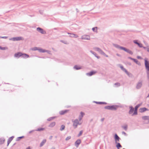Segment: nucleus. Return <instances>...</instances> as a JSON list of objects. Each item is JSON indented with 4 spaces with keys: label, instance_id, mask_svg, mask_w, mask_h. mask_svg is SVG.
Segmentation results:
<instances>
[{
    "label": "nucleus",
    "instance_id": "nucleus-60",
    "mask_svg": "<svg viewBox=\"0 0 149 149\" xmlns=\"http://www.w3.org/2000/svg\"><path fill=\"white\" fill-rule=\"evenodd\" d=\"M52 136H50V137H49V139H52Z\"/></svg>",
    "mask_w": 149,
    "mask_h": 149
},
{
    "label": "nucleus",
    "instance_id": "nucleus-59",
    "mask_svg": "<svg viewBox=\"0 0 149 149\" xmlns=\"http://www.w3.org/2000/svg\"><path fill=\"white\" fill-rule=\"evenodd\" d=\"M147 52L149 53V48H147Z\"/></svg>",
    "mask_w": 149,
    "mask_h": 149
},
{
    "label": "nucleus",
    "instance_id": "nucleus-4",
    "mask_svg": "<svg viewBox=\"0 0 149 149\" xmlns=\"http://www.w3.org/2000/svg\"><path fill=\"white\" fill-rule=\"evenodd\" d=\"M143 86V81L140 80L137 83L136 86V88L137 89H140Z\"/></svg>",
    "mask_w": 149,
    "mask_h": 149
},
{
    "label": "nucleus",
    "instance_id": "nucleus-62",
    "mask_svg": "<svg viewBox=\"0 0 149 149\" xmlns=\"http://www.w3.org/2000/svg\"><path fill=\"white\" fill-rule=\"evenodd\" d=\"M76 10L77 12H78V9L77 8H76Z\"/></svg>",
    "mask_w": 149,
    "mask_h": 149
},
{
    "label": "nucleus",
    "instance_id": "nucleus-32",
    "mask_svg": "<svg viewBox=\"0 0 149 149\" xmlns=\"http://www.w3.org/2000/svg\"><path fill=\"white\" fill-rule=\"evenodd\" d=\"M65 128V126L64 125H62L60 129V130L61 131H62Z\"/></svg>",
    "mask_w": 149,
    "mask_h": 149
},
{
    "label": "nucleus",
    "instance_id": "nucleus-28",
    "mask_svg": "<svg viewBox=\"0 0 149 149\" xmlns=\"http://www.w3.org/2000/svg\"><path fill=\"white\" fill-rule=\"evenodd\" d=\"M74 68L76 70H79L81 68L77 66V65H75L74 66Z\"/></svg>",
    "mask_w": 149,
    "mask_h": 149
},
{
    "label": "nucleus",
    "instance_id": "nucleus-3",
    "mask_svg": "<svg viewBox=\"0 0 149 149\" xmlns=\"http://www.w3.org/2000/svg\"><path fill=\"white\" fill-rule=\"evenodd\" d=\"M145 65L147 71V73L148 75L149 73V61L147 60L146 58H145Z\"/></svg>",
    "mask_w": 149,
    "mask_h": 149
},
{
    "label": "nucleus",
    "instance_id": "nucleus-31",
    "mask_svg": "<svg viewBox=\"0 0 149 149\" xmlns=\"http://www.w3.org/2000/svg\"><path fill=\"white\" fill-rule=\"evenodd\" d=\"M117 148L118 149H119V148H121L122 147L120 145V143H117V145L116 146Z\"/></svg>",
    "mask_w": 149,
    "mask_h": 149
},
{
    "label": "nucleus",
    "instance_id": "nucleus-57",
    "mask_svg": "<svg viewBox=\"0 0 149 149\" xmlns=\"http://www.w3.org/2000/svg\"><path fill=\"white\" fill-rule=\"evenodd\" d=\"M147 78L148 80V81H149V75H147Z\"/></svg>",
    "mask_w": 149,
    "mask_h": 149
},
{
    "label": "nucleus",
    "instance_id": "nucleus-11",
    "mask_svg": "<svg viewBox=\"0 0 149 149\" xmlns=\"http://www.w3.org/2000/svg\"><path fill=\"white\" fill-rule=\"evenodd\" d=\"M97 72V71H94V70H93L92 71H91L87 73H86V75L89 76H92V75H94Z\"/></svg>",
    "mask_w": 149,
    "mask_h": 149
},
{
    "label": "nucleus",
    "instance_id": "nucleus-24",
    "mask_svg": "<svg viewBox=\"0 0 149 149\" xmlns=\"http://www.w3.org/2000/svg\"><path fill=\"white\" fill-rule=\"evenodd\" d=\"M121 127L125 130L126 131L127 129V125L125 124V125L122 126Z\"/></svg>",
    "mask_w": 149,
    "mask_h": 149
},
{
    "label": "nucleus",
    "instance_id": "nucleus-61",
    "mask_svg": "<svg viewBox=\"0 0 149 149\" xmlns=\"http://www.w3.org/2000/svg\"><path fill=\"white\" fill-rule=\"evenodd\" d=\"M116 55L118 56H120V55L118 54H116Z\"/></svg>",
    "mask_w": 149,
    "mask_h": 149
},
{
    "label": "nucleus",
    "instance_id": "nucleus-41",
    "mask_svg": "<svg viewBox=\"0 0 149 149\" xmlns=\"http://www.w3.org/2000/svg\"><path fill=\"white\" fill-rule=\"evenodd\" d=\"M0 38H4V39H7V38H8V37H7V36H0Z\"/></svg>",
    "mask_w": 149,
    "mask_h": 149
},
{
    "label": "nucleus",
    "instance_id": "nucleus-12",
    "mask_svg": "<svg viewBox=\"0 0 149 149\" xmlns=\"http://www.w3.org/2000/svg\"><path fill=\"white\" fill-rule=\"evenodd\" d=\"M129 108L130 109L128 112L129 114L132 115L133 113V112H134V109L132 106H130Z\"/></svg>",
    "mask_w": 149,
    "mask_h": 149
},
{
    "label": "nucleus",
    "instance_id": "nucleus-35",
    "mask_svg": "<svg viewBox=\"0 0 149 149\" xmlns=\"http://www.w3.org/2000/svg\"><path fill=\"white\" fill-rule=\"evenodd\" d=\"M115 85L117 86V87H118L120 86V84L119 83L117 82L114 84Z\"/></svg>",
    "mask_w": 149,
    "mask_h": 149
},
{
    "label": "nucleus",
    "instance_id": "nucleus-16",
    "mask_svg": "<svg viewBox=\"0 0 149 149\" xmlns=\"http://www.w3.org/2000/svg\"><path fill=\"white\" fill-rule=\"evenodd\" d=\"M22 53L20 52H18L14 54V57L17 58H19L20 57H21Z\"/></svg>",
    "mask_w": 149,
    "mask_h": 149
},
{
    "label": "nucleus",
    "instance_id": "nucleus-18",
    "mask_svg": "<svg viewBox=\"0 0 149 149\" xmlns=\"http://www.w3.org/2000/svg\"><path fill=\"white\" fill-rule=\"evenodd\" d=\"M81 143V140H77L75 143V145L77 147H78Z\"/></svg>",
    "mask_w": 149,
    "mask_h": 149
},
{
    "label": "nucleus",
    "instance_id": "nucleus-40",
    "mask_svg": "<svg viewBox=\"0 0 149 149\" xmlns=\"http://www.w3.org/2000/svg\"><path fill=\"white\" fill-rule=\"evenodd\" d=\"M82 133H83V131H81L79 133V134H78V136H80L82 134Z\"/></svg>",
    "mask_w": 149,
    "mask_h": 149
},
{
    "label": "nucleus",
    "instance_id": "nucleus-15",
    "mask_svg": "<svg viewBox=\"0 0 149 149\" xmlns=\"http://www.w3.org/2000/svg\"><path fill=\"white\" fill-rule=\"evenodd\" d=\"M67 33L68 34L70 35L69 36L70 37L74 38H77L78 36V35H76L75 34H74V33Z\"/></svg>",
    "mask_w": 149,
    "mask_h": 149
},
{
    "label": "nucleus",
    "instance_id": "nucleus-19",
    "mask_svg": "<svg viewBox=\"0 0 149 149\" xmlns=\"http://www.w3.org/2000/svg\"><path fill=\"white\" fill-rule=\"evenodd\" d=\"M80 114L81 115L79 116V120L80 121L82 119V118L83 117V116L84 114V113L82 112H81Z\"/></svg>",
    "mask_w": 149,
    "mask_h": 149
},
{
    "label": "nucleus",
    "instance_id": "nucleus-9",
    "mask_svg": "<svg viewBox=\"0 0 149 149\" xmlns=\"http://www.w3.org/2000/svg\"><path fill=\"white\" fill-rule=\"evenodd\" d=\"M81 39L82 40H90V37L89 35H84L81 36Z\"/></svg>",
    "mask_w": 149,
    "mask_h": 149
},
{
    "label": "nucleus",
    "instance_id": "nucleus-25",
    "mask_svg": "<svg viewBox=\"0 0 149 149\" xmlns=\"http://www.w3.org/2000/svg\"><path fill=\"white\" fill-rule=\"evenodd\" d=\"M142 119L144 120H148L149 119V116H143Z\"/></svg>",
    "mask_w": 149,
    "mask_h": 149
},
{
    "label": "nucleus",
    "instance_id": "nucleus-29",
    "mask_svg": "<svg viewBox=\"0 0 149 149\" xmlns=\"http://www.w3.org/2000/svg\"><path fill=\"white\" fill-rule=\"evenodd\" d=\"M46 140H43V141L41 142L40 145V147L42 146L44 144L46 143Z\"/></svg>",
    "mask_w": 149,
    "mask_h": 149
},
{
    "label": "nucleus",
    "instance_id": "nucleus-54",
    "mask_svg": "<svg viewBox=\"0 0 149 149\" xmlns=\"http://www.w3.org/2000/svg\"><path fill=\"white\" fill-rule=\"evenodd\" d=\"M95 57L98 59H99L100 58V57L99 56H97L96 55V56H95Z\"/></svg>",
    "mask_w": 149,
    "mask_h": 149
},
{
    "label": "nucleus",
    "instance_id": "nucleus-64",
    "mask_svg": "<svg viewBox=\"0 0 149 149\" xmlns=\"http://www.w3.org/2000/svg\"><path fill=\"white\" fill-rule=\"evenodd\" d=\"M61 41L62 42H63V40H61Z\"/></svg>",
    "mask_w": 149,
    "mask_h": 149
},
{
    "label": "nucleus",
    "instance_id": "nucleus-6",
    "mask_svg": "<svg viewBox=\"0 0 149 149\" xmlns=\"http://www.w3.org/2000/svg\"><path fill=\"white\" fill-rule=\"evenodd\" d=\"M73 122V126L74 128H75L77 127L78 125H80L81 123H79L78 120L77 119H76L73 121H72Z\"/></svg>",
    "mask_w": 149,
    "mask_h": 149
},
{
    "label": "nucleus",
    "instance_id": "nucleus-33",
    "mask_svg": "<svg viewBox=\"0 0 149 149\" xmlns=\"http://www.w3.org/2000/svg\"><path fill=\"white\" fill-rule=\"evenodd\" d=\"M122 70L125 72L127 75H129V72L127 71V70L125 68H124V69L123 70Z\"/></svg>",
    "mask_w": 149,
    "mask_h": 149
},
{
    "label": "nucleus",
    "instance_id": "nucleus-44",
    "mask_svg": "<svg viewBox=\"0 0 149 149\" xmlns=\"http://www.w3.org/2000/svg\"><path fill=\"white\" fill-rule=\"evenodd\" d=\"M71 138V136H68L65 139V140H69Z\"/></svg>",
    "mask_w": 149,
    "mask_h": 149
},
{
    "label": "nucleus",
    "instance_id": "nucleus-5",
    "mask_svg": "<svg viewBox=\"0 0 149 149\" xmlns=\"http://www.w3.org/2000/svg\"><path fill=\"white\" fill-rule=\"evenodd\" d=\"M142 104L141 103L137 105L135 107L134 111L133 113L132 114V116H133L135 115H137V109Z\"/></svg>",
    "mask_w": 149,
    "mask_h": 149
},
{
    "label": "nucleus",
    "instance_id": "nucleus-58",
    "mask_svg": "<svg viewBox=\"0 0 149 149\" xmlns=\"http://www.w3.org/2000/svg\"><path fill=\"white\" fill-rule=\"evenodd\" d=\"M26 149H31V148L29 147L27 148H26Z\"/></svg>",
    "mask_w": 149,
    "mask_h": 149
},
{
    "label": "nucleus",
    "instance_id": "nucleus-10",
    "mask_svg": "<svg viewBox=\"0 0 149 149\" xmlns=\"http://www.w3.org/2000/svg\"><path fill=\"white\" fill-rule=\"evenodd\" d=\"M36 30L37 31L42 34H45L46 33V32L44 31L40 27L37 28Z\"/></svg>",
    "mask_w": 149,
    "mask_h": 149
},
{
    "label": "nucleus",
    "instance_id": "nucleus-1",
    "mask_svg": "<svg viewBox=\"0 0 149 149\" xmlns=\"http://www.w3.org/2000/svg\"><path fill=\"white\" fill-rule=\"evenodd\" d=\"M113 45L116 48L123 50L131 55H132L133 54V52L132 51L129 49H127L125 47L120 46L119 45L116 44H113Z\"/></svg>",
    "mask_w": 149,
    "mask_h": 149
},
{
    "label": "nucleus",
    "instance_id": "nucleus-2",
    "mask_svg": "<svg viewBox=\"0 0 149 149\" xmlns=\"http://www.w3.org/2000/svg\"><path fill=\"white\" fill-rule=\"evenodd\" d=\"M119 107L117 105H112L110 106H106L104 107L105 109H108L111 110H116Z\"/></svg>",
    "mask_w": 149,
    "mask_h": 149
},
{
    "label": "nucleus",
    "instance_id": "nucleus-37",
    "mask_svg": "<svg viewBox=\"0 0 149 149\" xmlns=\"http://www.w3.org/2000/svg\"><path fill=\"white\" fill-rule=\"evenodd\" d=\"M44 129L43 128H38L37 130H36V131H41L43 130Z\"/></svg>",
    "mask_w": 149,
    "mask_h": 149
},
{
    "label": "nucleus",
    "instance_id": "nucleus-47",
    "mask_svg": "<svg viewBox=\"0 0 149 149\" xmlns=\"http://www.w3.org/2000/svg\"><path fill=\"white\" fill-rule=\"evenodd\" d=\"M122 134H123L125 135V136H126L127 135L126 133L125 132H122Z\"/></svg>",
    "mask_w": 149,
    "mask_h": 149
},
{
    "label": "nucleus",
    "instance_id": "nucleus-20",
    "mask_svg": "<svg viewBox=\"0 0 149 149\" xmlns=\"http://www.w3.org/2000/svg\"><path fill=\"white\" fill-rule=\"evenodd\" d=\"M93 102L94 103H95L96 104H107V103L106 102H97V101H94Z\"/></svg>",
    "mask_w": 149,
    "mask_h": 149
},
{
    "label": "nucleus",
    "instance_id": "nucleus-14",
    "mask_svg": "<svg viewBox=\"0 0 149 149\" xmlns=\"http://www.w3.org/2000/svg\"><path fill=\"white\" fill-rule=\"evenodd\" d=\"M42 49L40 48L39 47H34L32 48H31V50L33 51H36V50H38V51L40 52H41V50H42Z\"/></svg>",
    "mask_w": 149,
    "mask_h": 149
},
{
    "label": "nucleus",
    "instance_id": "nucleus-17",
    "mask_svg": "<svg viewBox=\"0 0 149 149\" xmlns=\"http://www.w3.org/2000/svg\"><path fill=\"white\" fill-rule=\"evenodd\" d=\"M22 55L21 57L24 58H28L29 57V55L26 54H23L22 53Z\"/></svg>",
    "mask_w": 149,
    "mask_h": 149
},
{
    "label": "nucleus",
    "instance_id": "nucleus-43",
    "mask_svg": "<svg viewBox=\"0 0 149 149\" xmlns=\"http://www.w3.org/2000/svg\"><path fill=\"white\" fill-rule=\"evenodd\" d=\"M133 42L137 45H138L139 43L137 42V40H134Z\"/></svg>",
    "mask_w": 149,
    "mask_h": 149
},
{
    "label": "nucleus",
    "instance_id": "nucleus-52",
    "mask_svg": "<svg viewBox=\"0 0 149 149\" xmlns=\"http://www.w3.org/2000/svg\"><path fill=\"white\" fill-rule=\"evenodd\" d=\"M137 58L139 59H140L141 58V57L140 56H137Z\"/></svg>",
    "mask_w": 149,
    "mask_h": 149
},
{
    "label": "nucleus",
    "instance_id": "nucleus-56",
    "mask_svg": "<svg viewBox=\"0 0 149 149\" xmlns=\"http://www.w3.org/2000/svg\"><path fill=\"white\" fill-rule=\"evenodd\" d=\"M34 131V130H32V131H30L29 132V133H31L32 132H33Z\"/></svg>",
    "mask_w": 149,
    "mask_h": 149
},
{
    "label": "nucleus",
    "instance_id": "nucleus-39",
    "mask_svg": "<svg viewBox=\"0 0 149 149\" xmlns=\"http://www.w3.org/2000/svg\"><path fill=\"white\" fill-rule=\"evenodd\" d=\"M137 45L140 47L141 48L143 47L142 44L141 43H139Z\"/></svg>",
    "mask_w": 149,
    "mask_h": 149
},
{
    "label": "nucleus",
    "instance_id": "nucleus-30",
    "mask_svg": "<svg viewBox=\"0 0 149 149\" xmlns=\"http://www.w3.org/2000/svg\"><path fill=\"white\" fill-rule=\"evenodd\" d=\"M56 117V116L51 117L47 119V120L48 121H50L52 120L55 118Z\"/></svg>",
    "mask_w": 149,
    "mask_h": 149
},
{
    "label": "nucleus",
    "instance_id": "nucleus-49",
    "mask_svg": "<svg viewBox=\"0 0 149 149\" xmlns=\"http://www.w3.org/2000/svg\"><path fill=\"white\" fill-rule=\"evenodd\" d=\"M11 140H8V145H7V146H8V145L11 142Z\"/></svg>",
    "mask_w": 149,
    "mask_h": 149
},
{
    "label": "nucleus",
    "instance_id": "nucleus-36",
    "mask_svg": "<svg viewBox=\"0 0 149 149\" xmlns=\"http://www.w3.org/2000/svg\"><path fill=\"white\" fill-rule=\"evenodd\" d=\"M97 29V27H93L92 29L93 31L96 32L97 31V30L96 29Z\"/></svg>",
    "mask_w": 149,
    "mask_h": 149
},
{
    "label": "nucleus",
    "instance_id": "nucleus-48",
    "mask_svg": "<svg viewBox=\"0 0 149 149\" xmlns=\"http://www.w3.org/2000/svg\"><path fill=\"white\" fill-rule=\"evenodd\" d=\"M120 67L122 70H123L124 69V68L122 65H120Z\"/></svg>",
    "mask_w": 149,
    "mask_h": 149
},
{
    "label": "nucleus",
    "instance_id": "nucleus-50",
    "mask_svg": "<svg viewBox=\"0 0 149 149\" xmlns=\"http://www.w3.org/2000/svg\"><path fill=\"white\" fill-rule=\"evenodd\" d=\"M128 58L129 59H130L131 60H133V59H134V58H132L131 57H128Z\"/></svg>",
    "mask_w": 149,
    "mask_h": 149
},
{
    "label": "nucleus",
    "instance_id": "nucleus-26",
    "mask_svg": "<svg viewBox=\"0 0 149 149\" xmlns=\"http://www.w3.org/2000/svg\"><path fill=\"white\" fill-rule=\"evenodd\" d=\"M56 123L55 122H53L51 123L49 125V127H53L55 125Z\"/></svg>",
    "mask_w": 149,
    "mask_h": 149
},
{
    "label": "nucleus",
    "instance_id": "nucleus-8",
    "mask_svg": "<svg viewBox=\"0 0 149 149\" xmlns=\"http://www.w3.org/2000/svg\"><path fill=\"white\" fill-rule=\"evenodd\" d=\"M22 39V37H17L11 38L9 39V40H13V41H19Z\"/></svg>",
    "mask_w": 149,
    "mask_h": 149
},
{
    "label": "nucleus",
    "instance_id": "nucleus-46",
    "mask_svg": "<svg viewBox=\"0 0 149 149\" xmlns=\"http://www.w3.org/2000/svg\"><path fill=\"white\" fill-rule=\"evenodd\" d=\"M5 140H0V144H2L4 143Z\"/></svg>",
    "mask_w": 149,
    "mask_h": 149
},
{
    "label": "nucleus",
    "instance_id": "nucleus-7",
    "mask_svg": "<svg viewBox=\"0 0 149 149\" xmlns=\"http://www.w3.org/2000/svg\"><path fill=\"white\" fill-rule=\"evenodd\" d=\"M93 49L97 52H98L100 54H105V53L100 48L97 47H95L93 48Z\"/></svg>",
    "mask_w": 149,
    "mask_h": 149
},
{
    "label": "nucleus",
    "instance_id": "nucleus-34",
    "mask_svg": "<svg viewBox=\"0 0 149 149\" xmlns=\"http://www.w3.org/2000/svg\"><path fill=\"white\" fill-rule=\"evenodd\" d=\"M90 52L91 53H92V54L94 55L95 57V56H96L97 54L94 52H93V51H92V50L90 51Z\"/></svg>",
    "mask_w": 149,
    "mask_h": 149
},
{
    "label": "nucleus",
    "instance_id": "nucleus-21",
    "mask_svg": "<svg viewBox=\"0 0 149 149\" xmlns=\"http://www.w3.org/2000/svg\"><path fill=\"white\" fill-rule=\"evenodd\" d=\"M41 52L42 53L47 52L49 54H51V52L49 50H45L42 49V50H41Z\"/></svg>",
    "mask_w": 149,
    "mask_h": 149
},
{
    "label": "nucleus",
    "instance_id": "nucleus-23",
    "mask_svg": "<svg viewBox=\"0 0 149 149\" xmlns=\"http://www.w3.org/2000/svg\"><path fill=\"white\" fill-rule=\"evenodd\" d=\"M68 111V110H62L59 112V113L60 115H63Z\"/></svg>",
    "mask_w": 149,
    "mask_h": 149
},
{
    "label": "nucleus",
    "instance_id": "nucleus-45",
    "mask_svg": "<svg viewBox=\"0 0 149 149\" xmlns=\"http://www.w3.org/2000/svg\"><path fill=\"white\" fill-rule=\"evenodd\" d=\"M14 138V136H12L10 137L9 138L8 140H13Z\"/></svg>",
    "mask_w": 149,
    "mask_h": 149
},
{
    "label": "nucleus",
    "instance_id": "nucleus-13",
    "mask_svg": "<svg viewBox=\"0 0 149 149\" xmlns=\"http://www.w3.org/2000/svg\"><path fill=\"white\" fill-rule=\"evenodd\" d=\"M149 110L146 107L140 108L139 109V111L140 113H143L146 111H148Z\"/></svg>",
    "mask_w": 149,
    "mask_h": 149
},
{
    "label": "nucleus",
    "instance_id": "nucleus-27",
    "mask_svg": "<svg viewBox=\"0 0 149 149\" xmlns=\"http://www.w3.org/2000/svg\"><path fill=\"white\" fill-rule=\"evenodd\" d=\"M114 138L115 140H119L120 137L118 136L116 134H115L114 135Z\"/></svg>",
    "mask_w": 149,
    "mask_h": 149
},
{
    "label": "nucleus",
    "instance_id": "nucleus-38",
    "mask_svg": "<svg viewBox=\"0 0 149 149\" xmlns=\"http://www.w3.org/2000/svg\"><path fill=\"white\" fill-rule=\"evenodd\" d=\"M7 49V47H2L1 48V50H6Z\"/></svg>",
    "mask_w": 149,
    "mask_h": 149
},
{
    "label": "nucleus",
    "instance_id": "nucleus-42",
    "mask_svg": "<svg viewBox=\"0 0 149 149\" xmlns=\"http://www.w3.org/2000/svg\"><path fill=\"white\" fill-rule=\"evenodd\" d=\"M24 137V136H20V137H17V140H19V139H22V138H23Z\"/></svg>",
    "mask_w": 149,
    "mask_h": 149
},
{
    "label": "nucleus",
    "instance_id": "nucleus-51",
    "mask_svg": "<svg viewBox=\"0 0 149 149\" xmlns=\"http://www.w3.org/2000/svg\"><path fill=\"white\" fill-rule=\"evenodd\" d=\"M104 118H102L101 119V121L102 122L104 120Z\"/></svg>",
    "mask_w": 149,
    "mask_h": 149
},
{
    "label": "nucleus",
    "instance_id": "nucleus-22",
    "mask_svg": "<svg viewBox=\"0 0 149 149\" xmlns=\"http://www.w3.org/2000/svg\"><path fill=\"white\" fill-rule=\"evenodd\" d=\"M133 61L134 62H135L138 65H141V64L139 62L137 59L134 58Z\"/></svg>",
    "mask_w": 149,
    "mask_h": 149
},
{
    "label": "nucleus",
    "instance_id": "nucleus-53",
    "mask_svg": "<svg viewBox=\"0 0 149 149\" xmlns=\"http://www.w3.org/2000/svg\"><path fill=\"white\" fill-rule=\"evenodd\" d=\"M145 49H147V48H148V47H143Z\"/></svg>",
    "mask_w": 149,
    "mask_h": 149
},
{
    "label": "nucleus",
    "instance_id": "nucleus-63",
    "mask_svg": "<svg viewBox=\"0 0 149 149\" xmlns=\"http://www.w3.org/2000/svg\"><path fill=\"white\" fill-rule=\"evenodd\" d=\"M50 149H55V148L54 147H52V148H51Z\"/></svg>",
    "mask_w": 149,
    "mask_h": 149
},
{
    "label": "nucleus",
    "instance_id": "nucleus-55",
    "mask_svg": "<svg viewBox=\"0 0 149 149\" xmlns=\"http://www.w3.org/2000/svg\"><path fill=\"white\" fill-rule=\"evenodd\" d=\"M102 55L105 56L106 57H108V56L107 55H106L105 53V54H102Z\"/></svg>",
    "mask_w": 149,
    "mask_h": 149
}]
</instances>
